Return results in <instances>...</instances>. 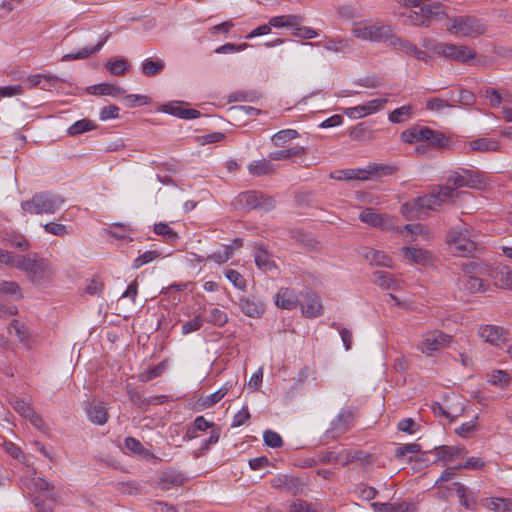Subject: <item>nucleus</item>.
Returning a JSON list of instances; mask_svg holds the SVG:
<instances>
[{
    "mask_svg": "<svg viewBox=\"0 0 512 512\" xmlns=\"http://www.w3.org/2000/svg\"><path fill=\"white\" fill-rule=\"evenodd\" d=\"M456 190L450 185L447 184L446 186H439L438 188L434 189L432 192L435 196V199L437 200L438 208L442 204L446 203H452L457 196Z\"/></svg>",
    "mask_w": 512,
    "mask_h": 512,
    "instance_id": "37",
    "label": "nucleus"
},
{
    "mask_svg": "<svg viewBox=\"0 0 512 512\" xmlns=\"http://www.w3.org/2000/svg\"><path fill=\"white\" fill-rule=\"evenodd\" d=\"M425 47L440 57L463 64H467L476 58V52L466 45L434 42L426 44Z\"/></svg>",
    "mask_w": 512,
    "mask_h": 512,
    "instance_id": "6",
    "label": "nucleus"
},
{
    "mask_svg": "<svg viewBox=\"0 0 512 512\" xmlns=\"http://www.w3.org/2000/svg\"><path fill=\"white\" fill-rule=\"evenodd\" d=\"M371 507L375 512H409L410 504L402 503H381L374 502Z\"/></svg>",
    "mask_w": 512,
    "mask_h": 512,
    "instance_id": "46",
    "label": "nucleus"
},
{
    "mask_svg": "<svg viewBox=\"0 0 512 512\" xmlns=\"http://www.w3.org/2000/svg\"><path fill=\"white\" fill-rule=\"evenodd\" d=\"M372 275L373 282L382 289L398 290L400 288V281L389 272L377 270Z\"/></svg>",
    "mask_w": 512,
    "mask_h": 512,
    "instance_id": "25",
    "label": "nucleus"
},
{
    "mask_svg": "<svg viewBox=\"0 0 512 512\" xmlns=\"http://www.w3.org/2000/svg\"><path fill=\"white\" fill-rule=\"evenodd\" d=\"M449 100L454 104V107L456 105L473 106L476 103V96L469 90L460 89L457 94L449 92Z\"/></svg>",
    "mask_w": 512,
    "mask_h": 512,
    "instance_id": "35",
    "label": "nucleus"
},
{
    "mask_svg": "<svg viewBox=\"0 0 512 512\" xmlns=\"http://www.w3.org/2000/svg\"><path fill=\"white\" fill-rule=\"evenodd\" d=\"M435 450L437 459L446 462L456 459L465 450V448L443 445L436 447Z\"/></svg>",
    "mask_w": 512,
    "mask_h": 512,
    "instance_id": "43",
    "label": "nucleus"
},
{
    "mask_svg": "<svg viewBox=\"0 0 512 512\" xmlns=\"http://www.w3.org/2000/svg\"><path fill=\"white\" fill-rule=\"evenodd\" d=\"M0 297H9L12 300H20L23 298L22 289L15 281H0Z\"/></svg>",
    "mask_w": 512,
    "mask_h": 512,
    "instance_id": "34",
    "label": "nucleus"
},
{
    "mask_svg": "<svg viewBox=\"0 0 512 512\" xmlns=\"http://www.w3.org/2000/svg\"><path fill=\"white\" fill-rule=\"evenodd\" d=\"M303 18L298 15H281L272 17L269 20L270 27L283 28V27H296L300 25Z\"/></svg>",
    "mask_w": 512,
    "mask_h": 512,
    "instance_id": "39",
    "label": "nucleus"
},
{
    "mask_svg": "<svg viewBox=\"0 0 512 512\" xmlns=\"http://www.w3.org/2000/svg\"><path fill=\"white\" fill-rule=\"evenodd\" d=\"M354 36L373 42H391L394 34L389 25H368L353 30Z\"/></svg>",
    "mask_w": 512,
    "mask_h": 512,
    "instance_id": "9",
    "label": "nucleus"
},
{
    "mask_svg": "<svg viewBox=\"0 0 512 512\" xmlns=\"http://www.w3.org/2000/svg\"><path fill=\"white\" fill-rule=\"evenodd\" d=\"M470 148L474 151L489 152L500 148L499 142L492 138H479L470 142Z\"/></svg>",
    "mask_w": 512,
    "mask_h": 512,
    "instance_id": "45",
    "label": "nucleus"
},
{
    "mask_svg": "<svg viewBox=\"0 0 512 512\" xmlns=\"http://www.w3.org/2000/svg\"><path fill=\"white\" fill-rule=\"evenodd\" d=\"M460 269L463 272L462 277L480 276L485 272L484 266L476 261L463 262L460 265Z\"/></svg>",
    "mask_w": 512,
    "mask_h": 512,
    "instance_id": "52",
    "label": "nucleus"
},
{
    "mask_svg": "<svg viewBox=\"0 0 512 512\" xmlns=\"http://www.w3.org/2000/svg\"><path fill=\"white\" fill-rule=\"evenodd\" d=\"M188 105L189 104L184 101H170L163 104L160 108V111L185 120L199 118L201 115L200 111L193 108L184 107Z\"/></svg>",
    "mask_w": 512,
    "mask_h": 512,
    "instance_id": "14",
    "label": "nucleus"
},
{
    "mask_svg": "<svg viewBox=\"0 0 512 512\" xmlns=\"http://www.w3.org/2000/svg\"><path fill=\"white\" fill-rule=\"evenodd\" d=\"M232 205L236 210L244 212L251 210L269 212L275 208L276 202L273 197L265 195L261 191L249 190L238 194Z\"/></svg>",
    "mask_w": 512,
    "mask_h": 512,
    "instance_id": "4",
    "label": "nucleus"
},
{
    "mask_svg": "<svg viewBox=\"0 0 512 512\" xmlns=\"http://www.w3.org/2000/svg\"><path fill=\"white\" fill-rule=\"evenodd\" d=\"M480 96L485 97L489 100L492 107H499L502 102V96L497 89L487 87L480 90Z\"/></svg>",
    "mask_w": 512,
    "mask_h": 512,
    "instance_id": "62",
    "label": "nucleus"
},
{
    "mask_svg": "<svg viewBox=\"0 0 512 512\" xmlns=\"http://www.w3.org/2000/svg\"><path fill=\"white\" fill-rule=\"evenodd\" d=\"M481 504L494 512H508L512 509V501L500 497L485 498L481 501Z\"/></svg>",
    "mask_w": 512,
    "mask_h": 512,
    "instance_id": "33",
    "label": "nucleus"
},
{
    "mask_svg": "<svg viewBox=\"0 0 512 512\" xmlns=\"http://www.w3.org/2000/svg\"><path fill=\"white\" fill-rule=\"evenodd\" d=\"M412 115V108L409 105H404L394 109L389 113L388 119L392 123H402L408 120Z\"/></svg>",
    "mask_w": 512,
    "mask_h": 512,
    "instance_id": "54",
    "label": "nucleus"
},
{
    "mask_svg": "<svg viewBox=\"0 0 512 512\" xmlns=\"http://www.w3.org/2000/svg\"><path fill=\"white\" fill-rule=\"evenodd\" d=\"M22 257L23 254H15L0 248V264L17 269V265L21 262Z\"/></svg>",
    "mask_w": 512,
    "mask_h": 512,
    "instance_id": "57",
    "label": "nucleus"
},
{
    "mask_svg": "<svg viewBox=\"0 0 512 512\" xmlns=\"http://www.w3.org/2000/svg\"><path fill=\"white\" fill-rule=\"evenodd\" d=\"M254 261L256 266L263 271H270L275 267V264L271 260L270 255L261 247L255 249Z\"/></svg>",
    "mask_w": 512,
    "mask_h": 512,
    "instance_id": "47",
    "label": "nucleus"
},
{
    "mask_svg": "<svg viewBox=\"0 0 512 512\" xmlns=\"http://www.w3.org/2000/svg\"><path fill=\"white\" fill-rule=\"evenodd\" d=\"M359 220L368 226L382 231H392L395 229V223L392 217L384 213H379L371 207H366L360 212Z\"/></svg>",
    "mask_w": 512,
    "mask_h": 512,
    "instance_id": "10",
    "label": "nucleus"
},
{
    "mask_svg": "<svg viewBox=\"0 0 512 512\" xmlns=\"http://www.w3.org/2000/svg\"><path fill=\"white\" fill-rule=\"evenodd\" d=\"M275 304L281 309L293 310L299 305V299L295 290L282 287L275 295Z\"/></svg>",
    "mask_w": 512,
    "mask_h": 512,
    "instance_id": "19",
    "label": "nucleus"
},
{
    "mask_svg": "<svg viewBox=\"0 0 512 512\" xmlns=\"http://www.w3.org/2000/svg\"><path fill=\"white\" fill-rule=\"evenodd\" d=\"M356 411L354 408H343L330 422L329 428L324 433V438L336 440L348 432L354 424Z\"/></svg>",
    "mask_w": 512,
    "mask_h": 512,
    "instance_id": "8",
    "label": "nucleus"
},
{
    "mask_svg": "<svg viewBox=\"0 0 512 512\" xmlns=\"http://www.w3.org/2000/svg\"><path fill=\"white\" fill-rule=\"evenodd\" d=\"M185 480L186 478L183 473L169 469L164 471L160 476L159 486L162 490H170L182 485Z\"/></svg>",
    "mask_w": 512,
    "mask_h": 512,
    "instance_id": "24",
    "label": "nucleus"
},
{
    "mask_svg": "<svg viewBox=\"0 0 512 512\" xmlns=\"http://www.w3.org/2000/svg\"><path fill=\"white\" fill-rule=\"evenodd\" d=\"M437 200L435 199V196L432 193L426 194L420 197H417L415 200V204L420 209H429V210H437Z\"/></svg>",
    "mask_w": 512,
    "mask_h": 512,
    "instance_id": "59",
    "label": "nucleus"
},
{
    "mask_svg": "<svg viewBox=\"0 0 512 512\" xmlns=\"http://www.w3.org/2000/svg\"><path fill=\"white\" fill-rule=\"evenodd\" d=\"M17 270L24 272L32 284H42L49 281L54 268L49 259L41 257L38 253L23 254L21 262L17 265Z\"/></svg>",
    "mask_w": 512,
    "mask_h": 512,
    "instance_id": "1",
    "label": "nucleus"
},
{
    "mask_svg": "<svg viewBox=\"0 0 512 512\" xmlns=\"http://www.w3.org/2000/svg\"><path fill=\"white\" fill-rule=\"evenodd\" d=\"M238 307L240 311L247 317L258 319L265 312V304L259 297L256 296H241L238 299Z\"/></svg>",
    "mask_w": 512,
    "mask_h": 512,
    "instance_id": "16",
    "label": "nucleus"
},
{
    "mask_svg": "<svg viewBox=\"0 0 512 512\" xmlns=\"http://www.w3.org/2000/svg\"><path fill=\"white\" fill-rule=\"evenodd\" d=\"M473 237V228L462 222L448 231L446 242L456 255L468 256L476 250Z\"/></svg>",
    "mask_w": 512,
    "mask_h": 512,
    "instance_id": "3",
    "label": "nucleus"
},
{
    "mask_svg": "<svg viewBox=\"0 0 512 512\" xmlns=\"http://www.w3.org/2000/svg\"><path fill=\"white\" fill-rule=\"evenodd\" d=\"M421 11L423 12L428 25L431 20H441L447 16L443 5L440 3L424 5L421 7Z\"/></svg>",
    "mask_w": 512,
    "mask_h": 512,
    "instance_id": "38",
    "label": "nucleus"
},
{
    "mask_svg": "<svg viewBox=\"0 0 512 512\" xmlns=\"http://www.w3.org/2000/svg\"><path fill=\"white\" fill-rule=\"evenodd\" d=\"M387 102L386 98L373 99L364 104L349 107L344 113L351 119H359L380 111Z\"/></svg>",
    "mask_w": 512,
    "mask_h": 512,
    "instance_id": "15",
    "label": "nucleus"
},
{
    "mask_svg": "<svg viewBox=\"0 0 512 512\" xmlns=\"http://www.w3.org/2000/svg\"><path fill=\"white\" fill-rule=\"evenodd\" d=\"M456 495L459 498V503L467 510H475L477 506V495L465 487L464 485H458L456 489Z\"/></svg>",
    "mask_w": 512,
    "mask_h": 512,
    "instance_id": "29",
    "label": "nucleus"
},
{
    "mask_svg": "<svg viewBox=\"0 0 512 512\" xmlns=\"http://www.w3.org/2000/svg\"><path fill=\"white\" fill-rule=\"evenodd\" d=\"M131 231V228L129 225L121 224V223H114L111 225L110 234L112 237L119 239V240H132V238L129 237L128 233Z\"/></svg>",
    "mask_w": 512,
    "mask_h": 512,
    "instance_id": "61",
    "label": "nucleus"
},
{
    "mask_svg": "<svg viewBox=\"0 0 512 512\" xmlns=\"http://www.w3.org/2000/svg\"><path fill=\"white\" fill-rule=\"evenodd\" d=\"M301 307L302 314L307 318H316L323 313V306L319 296L310 288L305 287L301 293Z\"/></svg>",
    "mask_w": 512,
    "mask_h": 512,
    "instance_id": "11",
    "label": "nucleus"
},
{
    "mask_svg": "<svg viewBox=\"0 0 512 512\" xmlns=\"http://www.w3.org/2000/svg\"><path fill=\"white\" fill-rule=\"evenodd\" d=\"M271 486L276 489L284 490L285 492L297 496L305 491V482L300 478L293 475L278 474L271 480Z\"/></svg>",
    "mask_w": 512,
    "mask_h": 512,
    "instance_id": "13",
    "label": "nucleus"
},
{
    "mask_svg": "<svg viewBox=\"0 0 512 512\" xmlns=\"http://www.w3.org/2000/svg\"><path fill=\"white\" fill-rule=\"evenodd\" d=\"M164 68H165V63L163 60H161L159 58H156V59L146 58L141 63L142 73L148 77H151V76L161 73L164 70Z\"/></svg>",
    "mask_w": 512,
    "mask_h": 512,
    "instance_id": "42",
    "label": "nucleus"
},
{
    "mask_svg": "<svg viewBox=\"0 0 512 512\" xmlns=\"http://www.w3.org/2000/svg\"><path fill=\"white\" fill-rule=\"evenodd\" d=\"M225 277L239 290L246 289V280L244 277L234 269H227L225 271Z\"/></svg>",
    "mask_w": 512,
    "mask_h": 512,
    "instance_id": "63",
    "label": "nucleus"
},
{
    "mask_svg": "<svg viewBox=\"0 0 512 512\" xmlns=\"http://www.w3.org/2000/svg\"><path fill=\"white\" fill-rule=\"evenodd\" d=\"M2 241L6 245L19 249L20 251H28L32 247L30 241L23 234L15 230L6 231L2 235Z\"/></svg>",
    "mask_w": 512,
    "mask_h": 512,
    "instance_id": "23",
    "label": "nucleus"
},
{
    "mask_svg": "<svg viewBox=\"0 0 512 512\" xmlns=\"http://www.w3.org/2000/svg\"><path fill=\"white\" fill-rule=\"evenodd\" d=\"M64 203L63 196L50 191H42L35 193L31 199L22 201L21 209L32 215L54 214L62 208Z\"/></svg>",
    "mask_w": 512,
    "mask_h": 512,
    "instance_id": "2",
    "label": "nucleus"
},
{
    "mask_svg": "<svg viewBox=\"0 0 512 512\" xmlns=\"http://www.w3.org/2000/svg\"><path fill=\"white\" fill-rule=\"evenodd\" d=\"M363 457V452L360 450L350 451L347 449H342L339 451H325L319 453V461L324 464H335L339 463L343 467L349 465L350 463L360 460Z\"/></svg>",
    "mask_w": 512,
    "mask_h": 512,
    "instance_id": "12",
    "label": "nucleus"
},
{
    "mask_svg": "<svg viewBox=\"0 0 512 512\" xmlns=\"http://www.w3.org/2000/svg\"><path fill=\"white\" fill-rule=\"evenodd\" d=\"M232 387V384L229 383V382H226L221 388H219L217 391H215L214 393L206 396L205 398L201 399V403L200 405L202 406V408L204 409H207V408H211L212 406H214L215 404H217L221 399H223L229 389Z\"/></svg>",
    "mask_w": 512,
    "mask_h": 512,
    "instance_id": "41",
    "label": "nucleus"
},
{
    "mask_svg": "<svg viewBox=\"0 0 512 512\" xmlns=\"http://www.w3.org/2000/svg\"><path fill=\"white\" fill-rule=\"evenodd\" d=\"M110 35H111V33L109 31H105L100 36V39L96 45L91 46V47H83L76 52H71V53L65 54L62 56L61 60L62 61H74V60L86 59V58L90 57L91 55L97 54L102 49L104 44L107 42Z\"/></svg>",
    "mask_w": 512,
    "mask_h": 512,
    "instance_id": "18",
    "label": "nucleus"
},
{
    "mask_svg": "<svg viewBox=\"0 0 512 512\" xmlns=\"http://www.w3.org/2000/svg\"><path fill=\"white\" fill-rule=\"evenodd\" d=\"M203 322V318L200 315H197L182 324L181 333L183 335H188L190 333L196 332L202 327Z\"/></svg>",
    "mask_w": 512,
    "mask_h": 512,
    "instance_id": "60",
    "label": "nucleus"
},
{
    "mask_svg": "<svg viewBox=\"0 0 512 512\" xmlns=\"http://www.w3.org/2000/svg\"><path fill=\"white\" fill-rule=\"evenodd\" d=\"M299 136H300L299 133L294 129H284V130H280L277 133H275L271 137V141L275 146L281 147L286 142L293 140Z\"/></svg>",
    "mask_w": 512,
    "mask_h": 512,
    "instance_id": "50",
    "label": "nucleus"
},
{
    "mask_svg": "<svg viewBox=\"0 0 512 512\" xmlns=\"http://www.w3.org/2000/svg\"><path fill=\"white\" fill-rule=\"evenodd\" d=\"M451 341V336L441 331L429 332L421 344L423 353L431 355L433 352L445 347Z\"/></svg>",
    "mask_w": 512,
    "mask_h": 512,
    "instance_id": "17",
    "label": "nucleus"
},
{
    "mask_svg": "<svg viewBox=\"0 0 512 512\" xmlns=\"http://www.w3.org/2000/svg\"><path fill=\"white\" fill-rule=\"evenodd\" d=\"M489 275L498 287L512 290V270L508 266L498 265L490 270Z\"/></svg>",
    "mask_w": 512,
    "mask_h": 512,
    "instance_id": "20",
    "label": "nucleus"
},
{
    "mask_svg": "<svg viewBox=\"0 0 512 512\" xmlns=\"http://www.w3.org/2000/svg\"><path fill=\"white\" fill-rule=\"evenodd\" d=\"M485 20L473 15L455 16L451 19L448 31L456 36L476 38L487 32Z\"/></svg>",
    "mask_w": 512,
    "mask_h": 512,
    "instance_id": "5",
    "label": "nucleus"
},
{
    "mask_svg": "<svg viewBox=\"0 0 512 512\" xmlns=\"http://www.w3.org/2000/svg\"><path fill=\"white\" fill-rule=\"evenodd\" d=\"M330 178L336 180H367L363 168L336 170L330 173Z\"/></svg>",
    "mask_w": 512,
    "mask_h": 512,
    "instance_id": "36",
    "label": "nucleus"
},
{
    "mask_svg": "<svg viewBox=\"0 0 512 512\" xmlns=\"http://www.w3.org/2000/svg\"><path fill=\"white\" fill-rule=\"evenodd\" d=\"M97 125L90 119L84 118L73 123L67 130L71 136H76L95 129Z\"/></svg>",
    "mask_w": 512,
    "mask_h": 512,
    "instance_id": "49",
    "label": "nucleus"
},
{
    "mask_svg": "<svg viewBox=\"0 0 512 512\" xmlns=\"http://www.w3.org/2000/svg\"><path fill=\"white\" fill-rule=\"evenodd\" d=\"M397 171L398 167L394 163L371 162L363 168L364 174L367 175V180L374 175L377 177L391 176Z\"/></svg>",
    "mask_w": 512,
    "mask_h": 512,
    "instance_id": "21",
    "label": "nucleus"
},
{
    "mask_svg": "<svg viewBox=\"0 0 512 512\" xmlns=\"http://www.w3.org/2000/svg\"><path fill=\"white\" fill-rule=\"evenodd\" d=\"M403 256L411 262L419 265H427L431 262V253L425 249L414 246H404L401 249Z\"/></svg>",
    "mask_w": 512,
    "mask_h": 512,
    "instance_id": "22",
    "label": "nucleus"
},
{
    "mask_svg": "<svg viewBox=\"0 0 512 512\" xmlns=\"http://www.w3.org/2000/svg\"><path fill=\"white\" fill-rule=\"evenodd\" d=\"M447 184H450L455 190L462 187L480 189L485 185V182L483 175L479 171L458 168L449 173Z\"/></svg>",
    "mask_w": 512,
    "mask_h": 512,
    "instance_id": "7",
    "label": "nucleus"
},
{
    "mask_svg": "<svg viewBox=\"0 0 512 512\" xmlns=\"http://www.w3.org/2000/svg\"><path fill=\"white\" fill-rule=\"evenodd\" d=\"M106 67L111 74L120 76L125 74L129 68V64L124 58H113L107 62Z\"/></svg>",
    "mask_w": 512,
    "mask_h": 512,
    "instance_id": "53",
    "label": "nucleus"
},
{
    "mask_svg": "<svg viewBox=\"0 0 512 512\" xmlns=\"http://www.w3.org/2000/svg\"><path fill=\"white\" fill-rule=\"evenodd\" d=\"M305 153V148L302 146H295L288 149L277 150L269 154V159L275 161L288 160L294 157L301 156Z\"/></svg>",
    "mask_w": 512,
    "mask_h": 512,
    "instance_id": "44",
    "label": "nucleus"
},
{
    "mask_svg": "<svg viewBox=\"0 0 512 512\" xmlns=\"http://www.w3.org/2000/svg\"><path fill=\"white\" fill-rule=\"evenodd\" d=\"M205 321L214 326L223 327L228 322V315L225 311L214 308L210 310Z\"/></svg>",
    "mask_w": 512,
    "mask_h": 512,
    "instance_id": "56",
    "label": "nucleus"
},
{
    "mask_svg": "<svg viewBox=\"0 0 512 512\" xmlns=\"http://www.w3.org/2000/svg\"><path fill=\"white\" fill-rule=\"evenodd\" d=\"M458 286L469 293H484L487 289V284L479 276L460 277Z\"/></svg>",
    "mask_w": 512,
    "mask_h": 512,
    "instance_id": "26",
    "label": "nucleus"
},
{
    "mask_svg": "<svg viewBox=\"0 0 512 512\" xmlns=\"http://www.w3.org/2000/svg\"><path fill=\"white\" fill-rule=\"evenodd\" d=\"M42 80H45V82L47 83L42 86L43 89H51L52 87H55L58 83L66 82L65 79H63L55 74H52V73H47V74H43V75L42 74L30 75L27 79L29 86L31 88L39 86L41 84Z\"/></svg>",
    "mask_w": 512,
    "mask_h": 512,
    "instance_id": "27",
    "label": "nucleus"
},
{
    "mask_svg": "<svg viewBox=\"0 0 512 512\" xmlns=\"http://www.w3.org/2000/svg\"><path fill=\"white\" fill-rule=\"evenodd\" d=\"M364 257L371 265L387 268L393 267L392 259L383 251L369 249L365 252Z\"/></svg>",
    "mask_w": 512,
    "mask_h": 512,
    "instance_id": "32",
    "label": "nucleus"
},
{
    "mask_svg": "<svg viewBox=\"0 0 512 512\" xmlns=\"http://www.w3.org/2000/svg\"><path fill=\"white\" fill-rule=\"evenodd\" d=\"M167 369V361H162L157 365L149 367L147 371L140 374L139 378L142 382H149L157 377H160Z\"/></svg>",
    "mask_w": 512,
    "mask_h": 512,
    "instance_id": "51",
    "label": "nucleus"
},
{
    "mask_svg": "<svg viewBox=\"0 0 512 512\" xmlns=\"http://www.w3.org/2000/svg\"><path fill=\"white\" fill-rule=\"evenodd\" d=\"M88 419L96 425H104L108 420L106 408L101 403L90 404L87 409Z\"/></svg>",
    "mask_w": 512,
    "mask_h": 512,
    "instance_id": "31",
    "label": "nucleus"
},
{
    "mask_svg": "<svg viewBox=\"0 0 512 512\" xmlns=\"http://www.w3.org/2000/svg\"><path fill=\"white\" fill-rule=\"evenodd\" d=\"M479 336L493 345H499V342L505 340L504 330L495 325L481 326L479 328Z\"/></svg>",
    "mask_w": 512,
    "mask_h": 512,
    "instance_id": "28",
    "label": "nucleus"
},
{
    "mask_svg": "<svg viewBox=\"0 0 512 512\" xmlns=\"http://www.w3.org/2000/svg\"><path fill=\"white\" fill-rule=\"evenodd\" d=\"M271 159H261L253 161L248 166V171L253 176L269 175L274 172V165L270 161Z\"/></svg>",
    "mask_w": 512,
    "mask_h": 512,
    "instance_id": "40",
    "label": "nucleus"
},
{
    "mask_svg": "<svg viewBox=\"0 0 512 512\" xmlns=\"http://www.w3.org/2000/svg\"><path fill=\"white\" fill-rule=\"evenodd\" d=\"M429 145L438 149L450 148L452 146L451 139L444 133L433 130V136L428 139Z\"/></svg>",
    "mask_w": 512,
    "mask_h": 512,
    "instance_id": "55",
    "label": "nucleus"
},
{
    "mask_svg": "<svg viewBox=\"0 0 512 512\" xmlns=\"http://www.w3.org/2000/svg\"><path fill=\"white\" fill-rule=\"evenodd\" d=\"M129 397L140 409H146L150 405L162 404L166 398L164 395L144 398L139 391L133 389L129 391Z\"/></svg>",
    "mask_w": 512,
    "mask_h": 512,
    "instance_id": "30",
    "label": "nucleus"
},
{
    "mask_svg": "<svg viewBox=\"0 0 512 512\" xmlns=\"http://www.w3.org/2000/svg\"><path fill=\"white\" fill-rule=\"evenodd\" d=\"M9 328L15 331L21 343L28 345L29 331L24 324L20 323L17 319H13L10 322Z\"/></svg>",
    "mask_w": 512,
    "mask_h": 512,
    "instance_id": "58",
    "label": "nucleus"
},
{
    "mask_svg": "<svg viewBox=\"0 0 512 512\" xmlns=\"http://www.w3.org/2000/svg\"><path fill=\"white\" fill-rule=\"evenodd\" d=\"M290 512H317L312 503L302 499H296L289 505Z\"/></svg>",
    "mask_w": 512,
    "mask_h": 512,
    "instance_id": "64",
    "label": "nucleus"
},
{
    "mask_svg": "<svg viewBox=\"0 0 512 512\" xmlns=\"http://www.w3.org/2000/svg\"><path fill=\"white\" fill-rule=\"evenodd\" d=\"M155 234L162 236L168 243H175L179 239V235L167 223L159 222L154 225Z\"/></svg>",
    "mask_w": 512,
    "mask_h": 512,
    "instance_id": "48",
    "label": "nucleus"
}]
</instances>
